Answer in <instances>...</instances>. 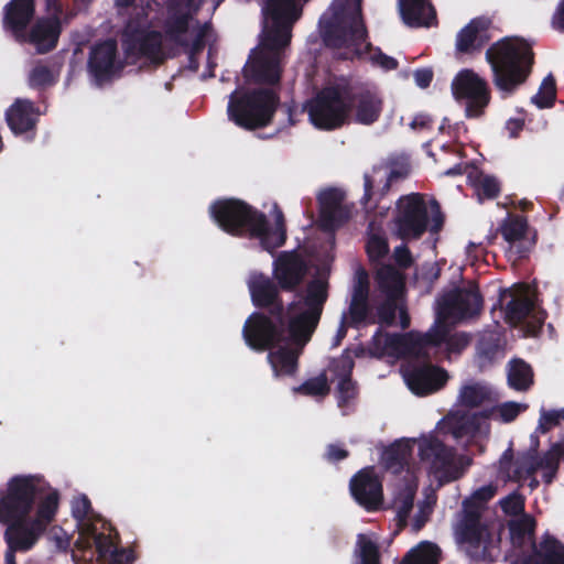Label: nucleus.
<instances>
[{
	"label": "nucleus",
	"mask_w": 564,
	"mask_h": 564,
	"mask_svg": "<svg viewBox=\"0 0 564 564\" xmlns=\"http://www.w3.org/2000/svg\"><path fill=\"white\" fill-rule=\"evenodd\" d=\"M355 553L360 564H380V551L377 542L364 533L357 535Z\"/></svg>",
	"instance_id": "46"
},
{
	"label": "nucleus",
	"mask_w": 564,
	"mask_h": 564,
	"mask_svg": "<svg viewBox=\"0 0 564 564\" xmlns=\"http://www.w3.org/2000/svg\"><path fill=\"white\" fill-rule=\"evenodd\" d=\"M434 73L429 67L419 68L414 72V80L420 88H427L431 85Z\"/></svg>",
	"instance_id": "64"
},
{
	"label": "nucleus",
	"mask_w": 564,
	"mask_h": 564,
	"mask_svg": "<svg viewBox=\"0 0 564 564\" xmlns=\"http://www.w3.org/2000/svg\"><path fill=\"white\" fill-rule=\"evenodd\" d=\"M468 181L479 203L486 199H495L500 194L501 186L498 178L492 175H487L479 170L469 172Z\"/></svg>",
	"instance_id": "38"
},
{
	"label": "nucleus",
	"mask_w": 564,
	"mask_h": 564,
	"mask_svg": "<svg viewBox=\"0 0 564 564\" xmlns=\"http://www.w3.org/2000/svg\"><path fill=\"white\" fill-rule=\"evenodd\" d=\"M355 361L349 354V349H345L340 357L336 358L332 362V371L337 379L352 378V370Z\"/></svg>",
	"instance_id": "53"
},
{
	"label": "nucleus",
	"mask_w": 564,
	"mask_h": 564,
	"mask_svg": "<svg viewBox=\"0 0 564 564\" xmlns=\"http://www.w3.org/2000/svg\"><path fill=\"white\" fill-rule=\"evenodd\" d=\"M491 389L481 383L473 382L460 388L458 401L465 408H478L491 400Z\"/></svg>",
	"instance_id": "40"
},
{
	"label": "nucleus",
	"mask_w": 564,
	"mask_h": 564,
	"mask_svg": "<svg viewBox=\"0 0 564 564\" xmlns=\"http://www.w3.org/2000/svg\"><path fill=\"white\" fill-rule=\"evenodd\" d=\"M91 512V502L86 496L78 498L72 508L73 517L79 522H84L85 520L89 519Z\"/></svg>",
	"instance_id": "60"
},
{
	"label": "nucleus",
	"mask_w": 564,
	"mask_h": 564,
	"mask_svg": "<svg viewBox=\"0 0 564 564\" xmlns=\"http://www.w3.org/2000/svg\"><path fill=\"white\" fill-rule=\"evenodd\" d=\"M351 301L369 302V278L365 269L357 271Z\"/></svg>",
	"instance_id": "55"
},
{
	"label": "nucleus",
	"mask_w": 564,
	"mask_h": 564,
	"mask_svg": "<svg viewBox=\"0 0 564 564\" xmlns=\"http://www.w3.org/2000/svg\"><path fill=\"white\" fill-rule=\"evenodd\" d=\"M524 409L525 406H523L522 404L509 401L498 405L496 408V411L499 413L501 421L509 423L514 421L517 416L521 413V411Z\"/></svg>",
	"instance_id": "58"
},
{
	"label": "nucleus",
	"mask_w": 564,
	"mask_h": 564,
	"mask_svg": "<svg viewBox=\"0 0 564 564\" xmlns=\"http://www.w3.org/2000/svg\"><path fill=\"white\" fill-rule=\"evenodd\" d=\"M307 263L295 250L282 251L273 261V278L284 292H295L307 274Z\"/></svg>",
	"instance_id": "21"
},
{
	"label": "nucleus",
	"mask_w": 564,
	"mask_h": 564,
	"mask_svg": "<svg viewBox=\"0 0 564 564\" xmlns=\"http://www.w3.org/2000/svg\"><path fill=\"white\" fill-rule=\"evenodd\" d=\"M397 304L392 301H386L377 307V317L380 324L390 326L394 323Z\"/></svg>",
	"instance_id": "59"
},
{
	"label": "nucleus",
	"mask_w": 564,
	"mask_h": 564,
	"mask_svg": "<svg viewBox=\"0 0 564 564\" xmlns=\"http://www.w3.org/2000/svg\"><path fill=\"white\" fill-rule=\"evenodd\" d=\"M358 383L357 381L352 380V378L338 379V383L336 387V397L339 408L347 406L350 403V401L355 400L358 397Z\"/></svg>",
	"instance_id": "50"
},
{
	"label": "nucleus",
	"mask_w": 564,
	"mask_h": 564,
	"mask_svg": "<svg viewBox=\"0 0 564 564\" xmlns=\"http://www.w3.org/2000/svg\"><path fill=\"white\" fill-rule=\"evenodd\" d=\"M34 13V0H11L6 6L4 24L14 33H21L32 21Z\"/></svg>",
	"instance_id": "35"
},
{
	"label": "nucleus",
	"mask_w": 564,
	"mask_h": 564,
	"mask_svg": "<svg viewBox=\"0 0 564 564\" xmlns=\"http://www.w3.org/2000/svg\"><path fill=\"white\" fill-rule=\"evenodd\" d=\"M329 386L325 372L305 380L302 384L294 387V393L308 397H325L329 393Z\"/></svg>",
	"instance_id": "48"
},
{
	"label": "nucleus",
	"mask_w": 564,
	"mask_h": 564,
	"mask_svg": "<svg viewBox=\"0 0 564 564\" xmlns=\"http://www.w3.org/2000/svg\"><path fill=\"white\" fill-rule=\"evenodd\" d=\"M299 355L296 349L289 346H281L276 350H270L268 361L272 367L275 377L293 376L297 371Z\"/></svg>",
	"instance_id": "37"
},
{
	"label": "nucleus",
	"mask_w": 564,
	"mask_h": 564,
	"mask_svg": "<svg viewBox=\"0 0 564 564\" xmlns=\"http://www.w3.org/2000/svg\"><path fill=\"white\" fill-rule=\"evenodd\" d=\"M133 48L140 56L154 59L162 51V36L159 31L142 32L133 39Z\"/></svg>",
	"instance_id": "42"
},
{
	"label": "nucleus",
	"mask_w": 564,
	"mask_h": 564,
	"mask_svg": "<svg viewBox=\"0 0 564 564\" xmlns=\"http://www.w3.org/2000/svg\"><path fill=\"white\" fill-rule=\"evenodd\" d=\"M215 223L227 234L260 240L269 252L286 241V226L283 212L274 206V228L269 226L267 216L243 200L228 198L214 202L209 208Z\"/></svg>",
	"instance_id": "3"
},
{
	"label": "nucleus",
	"mask_w": 564,
	"mask_h": 564,
	"mask_svg": "<svg viewBox=\"0 0 564 564\" xmlns=\"http://www.w3.org/2000/svg\"><path fill=\"white\" fill-rule=\"evenodd\" d=\"M486 59L492 70L495 86L512 94L529 78L534 64L531 44L520 37H503L486 51Z\"/></svg>",
	"instance_id": "4"
},
{
	"label": "nucleus",
	"mask_w": 564,
	"mask_h": 564,
	"mask_svg": "<svg viewBox=\"0 0 564 564\" xmlns=\"http://www.w3.org/2000/svg\"><path fill=\"white\" fill-rule=\"evenodd\" d=\"M285 315L276 319L264 312H253L245 322L242 336L254 351L271 350L285 340Z\"/></svg>",
	"instance_id": "16"
},
{
	"label": "nucleus",
	"mask_w": 564,
	"mask_h": 564,
	"mask_svg": "<svg viewBox=\"0 0 564 564\" xmlns=\"http://www.w3.org/2000/svg\"><path fill=\"white\" fill-rule=\"evenodd\" d=\"M59 496L51 494L37 506L34 517L30 521L12 520L6 523L4 540L8 549L26 552L31 550L48 525L55 520L59 507Z\"/></svg>",
	"instance_id": "12"
},
{
	"label": "nucleus",
	"mask_w": 564,
	"mask_h": 564,
	"mask_svg": "<svg viewBox=\"0 0 564 564\" xmlns=\"http://www.w3.org/2000/svg\"><path fill=\"white\" fill-rule=\"evenodd\" d=\"M280 102L271 88H256L231 93L228 101V118L239 128L256 130L269 126Z\"/></svg>",
	"instance_id": "9"
},
{
	"label": "nucleus",
	"mask_w": 564,
	"mask_h": 564,
	"mask_svg": "<svg viewBox=\"0 0 564 564\" xmlns=\"http://www.w3.org/2000/svg\"><path fill=\"white\" fill-rule=\"evenodd\" d=\"M400 14L411 28L431 26L436 23V10L430 0H400Z\"/></svg>",
	"instance_id": "31"
},
{
	"label": "nucleus",
	"mask_w": 564,
	"mask_h": 564,
	"mask_svg": "<svg viewBox=\"0 0 564 564\" xmlns=\"http://www.w3.org/2000/svg\"><path fill=\"white\" fill-rule=\"evenodd\" d=\"M51 494L59 496L42 476H13L7 484L6 492L0 497V523L24 520L33 507Z\"/></svg>",
	"instance_id": "10"
},
{
	"label": "nucleus",
	"mask_w": 564,
	"mask_h": 564,
	"mask_svg": "<svg viewBox=\"0 0 564 564\" xmlns=\"http://www.w3.org/2000/svg\"><path fill=\"white\" fill-rule=\"evenodd\" d=\"M564 456V440L553 443L542 457L536 456V469L553 468L558 469L560 460Z\"/></svg>",
	"instance_id": "51"
},
{
	"label": "nucleus",
	"mask_w": 564,
	"mask_h": 564,
	"mask_svg": "<svg viewBox=\"0 0 564 564\" xmlns=\"http://www.w3.org/2000/svg\"><path fill=\"white\" fill-rule=\"evenodd\" d=\"M510 540L516 549H523L531 545L533 549L536 521L530 514H523L518 519L511 520L508 524Z\"/></svg>",
	"instance_id": "36"
},
{
	"label": "nucleus",
	"mask_w": 564,
	"mask_h": 564,
	"mask_svg": "<svg viewBox=\"0 0 564 564\" xmlns=\"http://www.w3.org/2000/svg\"><path fill=\"white\" fill-rule=\"evenodd\" d=\"M440 549L432 543H426L417 550L410 551L401 564H438Z\"/></svg>",
	"instance_id": "47"
},
{
	"label": "nucleus",
	"mask_w": 564,
	"mask_h": 564,
	"mask_svg": "<svg viewBox=\"0 0 564 564\" xmlns=\"http://www.w3.org/2000/svg\"><path fill=\"white\" fill-rule=\"evenodd\" d=\"M447 380V371L433 365H424L414 368L406 378L409 388L417 395H424L440 390L445 386Z\"/></svg>",
	"instance_id": "25"
},
{
	"label": "nucleus",
	"mask_w": 564,
	"mask_h": 564,
	"mask_svg": "<svg viewBox=\"0 0 564 564\" xmlns=\"http://www.w3.org/2000/svg\"><path fill=\"white\" fill-rule=\"evenodd\" d=\"M351 95V110H355V122L364 126H371L377 122L383 109L382 98L369 89L356 91L352 86Z\"/></svg>",
	"instance_id": "29"
},
{
	"label": "nucleus",
	"mask_w": 564,
	"mask_h": 564,
	"mask_svg": "<svg viewBox=\"0 0 564 564\" xmlns=\"http://www.w3.org/2000/svg\"><path fill=\"white\" fill-rule=\"evenodd\" d=\"M416 487L411 484H403L398 488L392 501V508L397 511L400 524H405L413 509Z\"/></svg>",
	"instance_id": "41"
},
{
	"label": "nucleus",
	"mask_w": 564,
	"mask_h": 564,
	"mask_svg": "<svg viewBox=\"0 0 564 564\" xmlns=\"http://www.w3.org/2000/svg\"><path fill=\"white\" fill-rule=\"evenodd\" d=\"M512 564H564V544L545 533L539 543H533L530 554L518 557Z\"/></svg>",
	"instance_id": "26"
},
{
	"label": "nucleus",
	"mask_w": 564,
	"mask_h": 564,
	"mask_svg": "<svg viewBox=\"0 0 564 564\" xmlns=\"http://www.w3.org/2000/svg\"><path fill=\"white\" fill-rule=\"evenodd\" d=\"M490 25L491 21L484 17L470 20V22L457 33V52L469 54L480 51L490 41Z\"/></svg>",
	"instance_id": "27"
},
{
	"label": "nucleus",
	"mask_w": 564,
	"mask_h": 564,
	"mask_svg": "<svg viewBox=\"0 0 564 564\" xmlns=\"http://www.w3.org/2000/svg\"><path fill=\"white\" fill-rule=\"evenodd\" d=\"M546 316L544 310H535L534 301L528 296L512 297L505 308V319L510 325L516 326L529 317L527 328L531 335L542 329Z\"/></svg>",
	"instance_id": "24"
},
{
	"label": "nucleus",
	"mask_w": 564,
	"mask_h": 564,
	"mask_svg": "<svg viewBox=\"0 0 564 564\" xmlns=\"http://www.w3.org/2000/svg\"><path fill=\"white\" fill-rule=\"evenodd\" d=\"M369 302L350 301L347 319L351 327H359L364 324L369 315Z\"/></svg>",
	"instance_id": "54"
},
{
	"label": "nucleus",
	"mask_w": 564,
	"mask_h": 564,
	"mask_svg": "<svg viewBox=\"0 0 564 564\" xmlns=\"http://www.w3.org/2000/svg\"><path fill=\"white\" fill-rule=\"evenodd\" d=\"M477 362L480 369L492 366L505 357V339L498 332H485L476 346Z\"/></svg>",
	"instance_id": "32"
},
{
	"label": "nucleus",
	"mask_w": 564,
	"mask_h": 564,
	"mask_svg": "<svg viewBox=\"0 0 564 564\" xmlns=\"http://www.w3.org/2000/svg\"><path fill=\"white\" fill-rule=\"evenodd\" d=\"M525 500L520 494L513 492L501 501L502 510L509 516H523Z\"/></svg>",
	"instance_id": "57"
},
{
	"label": "nucleus",
	"mask_w": 564,
	"mask_h": 564,
	"mask_svg": "<svg viewBox=\"0 0 564 564\" xmlns=\"http://www.w3.org/2000/svg\"><path fill=\"white\" fill-rule=\"evenodd\" d=\"M371 345L380 356L413 355L424 359L430 358L431 350L442 346L432 328L424 334L413 330L405 334H390L378 329L371 338Z\"/></svg>",
	"instance_id": "14"
},
{
	"label": "nucleus",
	"mask_w": 564,
	"mask_h": 564,
	"mask_svg": "<svg viewBox=\"0 0 564 564\" xmlns=\"http://www.w3.org/2000/svg\"><path fill=\"white\" fill-rule=\"evenodd\" d=\"M444 224L443 214L437 210L430 217L426 202L422 194L411 193L401 196L395 203V209L390 220L393 237L403 242L416 241L430 230L437 234Z\"/></svg>",
	"instance_id": "8"
},
{
	"label": "nucleus",
	"mask_w": 564,
	"mask_h": 564,
	"mask_svg": "<svg viewBox=\"0 0 564 564\" xmlns=\"http://www.w3.org/2000/svg\"><path fill=\"white\" fill-rule=\"evenodd\" d=\"M62 33V23L57 15L37 20L30 30L29 42L34 44L37 53L53 51Z\"/></svg>",
	"instance_id": "30"
},
{
	"label": "nucleus",
	"mask_w": 564,
	"mask_h": 564,
	"mask_svg": "<svg viewBox=\"0 0 564 564\" xmlns=\"http://www.w3.org/2000/svg\"><path fill=\"white\" fill-rule=\"evenodd\" d=\"M533 369L522 359H512L508 367V384L516 391H527L533 384Z\"/></svg>",
	"instance_id": "39"
},
{
	"label": "nucleus",
	"mask_w": 564,
	"mask_h": 564,
	"mask_svg": "<svg viewBox=\"0 0 564 564\" xmlns=\"http://www.w3.org/2000/svg\"><path fill=\"white\" fill-rule=\"evenodd\" d=\"M503 239L510 243L520 241L527 234L528 220L520 215H509L499 228Z\"/></svg>",
	"instance_id": "44"
},
{
	"label": "nucleus",
	"mask_w": 564,
	"mask_h": 564,
	"mask_svg": "<svg viewBox=\"0 0 564 564\" xmlns=\"http://www.w3.org/2000/svg\"><path fill=\"white\" fill-rule=\"evenodd\" d=\"M349 456V452L343 447H339L335 444H329L327 446L325 457L330 463H337L346 459Z\"/></svg>",
	"instance_id": "63"
},
{
	"label": "nucleus",
	"mask_w": 564,
	"mask_h": 564,
	"mask_svg": "<svg viewBox=\"0 0 564 564\" xmlns=\"http://www.w3.org/2000/svg\"><path fill=\"white\" fill-rule=\"evenodd\" d=\"M412 454L413 443L410 440H397L383 449L382 466L388 471L399 475L409 466Z\"/></svg>",
	"instance_id": "33"
},
{
	"label": "nucleus",
	"mask_w": 564,
	"mask_h": 564,
	"mask_svg": "<svg viewBox=\"0 0 564 564\" xmlns=\"http://www.w3.org/2000/svg\"><path fill=\"white\" fill-rule=\"evenodd\" d=\"M362 0H334L332 14L319 20L324 44L330 48H345L338 58L345 61L361 59L370 55V62L384 70H394L399 62L384 54L379 47L366 42L368 31L362 18Z\"/></svg>",
	"instance_id": "1"
},
{
	"label": "nucleus",
	"mask_w": 564,
	"mask_h": 564,
	"mask_svg": "<svg viewBox=\"0 0 564 564\" xmlns=\"http://www.w3.org/2000/svg\"><path fill=\"white\" fill-rule=\"evenodd\" d=\"M192 15L188 11H184L182 4L175 0L167 3V17L163 24L165 35L173 42L185 45L186 42L181 37L188 31Z\"/></svg>",
	"instance_id": "34"
},
{
	"label": "nucleus",
	"mask_w": 564,
	"mask_h": 564,
	"mask_svg": "<svg viewBox=\"0 0 564 564\" xmlns=\"http://www.w3.org/2000/svg\"><path fill=\"white\" fill-rule=\"evenodd\" d=\"M448 427L455 438L474 436L480 427L479 416L477 414L455 416L448 422Z\"/></svg>",
	"instance_id": "45"
},
{
	"label": "nucleus",
	"mask_w": 564,
	"mask_h": 564,
	"mask_svg": "<svg viewBox=\"0 0 564 564\" xmlns=\"http://www.w3.org/2000/svg\"><path fill=\"white\" fill-rule=\"evenodd\" d=\"M376 279L380 290L391 295L403 288V276L401 272L390 264L382 265L377 271Z\"/></svg>",
	"instance_id": "43"
},
{
	"label": "nucleus",
	"mask_w": 564,
	"mask_h": 564,
	"mask_svg": "<svg viewBox=\"0 0 564 564\" xmlns=\"http://www.w3.org/2000/svg\"><path fill=\"white\" fill-rule=\"evenodd\" d=\"M262 12L270 22L263 29V51L245 65L243 76L256 84L274 85L281 78L280 53L290 44L293 24L300 19L302 9L295 0H267Z\"/></svg>",
	"instance_id": "2"
},
{
	"label": "nucleus",
	"mask_w": 564,
	"mask_h": 564,
	"mask_svg": "<svg viewBox=\"0 0 564 564\" xmlns=\"http://www.w3.org/2000/svg\"><path fill=\"white\" fill-rule=\"evenodd\" d=\"M454 531L457 541L468 545L467 553L473 560L477 562L494 561L488 550L491 543V533L488 527L481 522V511L474 501H464Z\"/></svg>",
	"instance_id": "13"
},
{
	"label": "nucleus",
	"mask_w": 564,
	"mask_h": 564,
	"mask_svg": "<svg viewBox=\"0 0 564 564\" xmlns=\"http://www.w3.org/2000/svg\"><path fill=\"white\" fill-rule=\"evenodd\" d=\"M30 85L32 87L41 88L50 86L54 83L52 70L44 65L35 66L30 73Z\"/></svg>",
	"instance_id": "56"
},
{
	"label": "nucleus",
	"mask_w": 564,
	"mask_h": 564,
	"mask_svg": "<svg viewBox=\"0 0 564 564\" xmlns=\"http://www.w3.org/2000/svg\"><path fill=\"white\" fill-rule=\"evenodd\" d=\"M536 471L535 449L525 451L514 456L512 447L509 446L498 462V478L505 482H521Z\"/></svg>",
	"instance_id": "23"
},
{
	"label": "nucleus",
	"mask_w": 564,
	"mask_h": 564,
	"mask_svg": "<svg viewBox=\"0 0 564 564\" xmlns=\"http://www.w3.org/2000/svg\"><path fill=\"white\" fill-rule=\"evenodd\" d=\"M119 544V534L110 523L102 522L100 531L96 524H88L79 531L72 556L77 564H132V551Z\"/></svg>",
	"instance_id": "7"
},
{
	"label": "nucleus",
	"mask_w": 564,
	"mask_h": 564,
	"mask_svg": "<svg viewBox=\"0 0 564 564\" xmlns=\"http://www.w3.org/2000/svg\"><path fill=\"white\" fill-rule=\"evenodd\" d=\"M319 226L324 231H334L351 217V207L345 204V193L339 188H328L318 197Z\"/></svg>",
	"instance_id": "22"
},
{
	"label": "nucleus",
	"mask_w": 564,
	"mask_h": 564,
	"mask_svg": "<svg viewBox=\"0 0 564 564\" xmlns=\"http://www.w3.org/2000/svg\"><path fill=\"white\" fill-rule=\"evenodd\" d=\"M456 100L465 99L467 118H479L490 101L488 83L471 69L460 70L452 82Z\"/></svg>",
	"instance_id": "17"
},
{
	"label": "nucleus",
	"mask_w": 564,
	"mask_h": 564,
	"mask_svg": "<svg viewBox=\"0 0 564 564\" xmlns=\"http://www.w3.org/2000/svg\"><path fill=\"white\" fill-rule=\"evenodd\" d=\"M349 490L354 500L365 510L372 512L382 509V481L371 467L362 468L351 477Z\"/></svg>",
	"instance_id": "20"
},
{
	"label": "nucleus",
	"mask_w": 564,
	"mask_h": 564,
	"mask_svg": "<svg viewBox=\"0 0 564 564\" xmlns=\"http://www.w3.org/2000/svg\"><path fill=\"white\" fill-rule=\"evenodd\" d=\"M351 85L343 79L324 86L306 104L310 120L319 130H336L351 113Z\"/></svg>",
	"instance_id": "11"
},
{
	"label": "nucleus",
	"mask_w": 564,
	"mask_h": 564,
	"mask_svg": "<svg viewBox=\"0 0 564 564\" xmlns=\"http://www.w3.org/2000/svg\"><path fill=\"white\" fill-rule=\"evenodd\" d=\"M556 99V83L549 74L541 83L539 91L532 97V102L540 109L553 107Z\"/></svg>",
	"instance_id": "49"
},
{
	"label": "nucleus",
	"mask_w": 564,
	"mask_h": 564,
	"mask_svg": "<svg viewBox=\"0 0 564 564\" xmlns=\"http://www.w3.org/2000/svg\"><path fill=\"white\" fill-rule=\"evenodd\" d=\"M247 284L254 307L265 310L276 319H283L286 306H284L280 294L282 290L274 278L262 272H254L249 276Z\"/></svg>",
	"instance_id": "19"
},
{
	"label": "nucleus",
	"mask_w": 564,
	"mask_h": 564,
	"mask_svg": "<svg viewBox=\"0 0 564 564\" xmlns=\"http://www.w3.org/2000/svg\"><path fill=\"white\" fill-rule=\"evenodd\" d=\"M6 120L15 135L26 134L28 140L34 138L37 113L32 101L18 99L7 110Z\"/></svg>",
	"instance_id": "28"
},
{
	"label": "nucleus",
	"mask_w": 564,
	"mask_h": 564,
	"mask_svg": "<svg viewBox=\"0 0 564 564\" xmlns=\"http://www.w3.org/2000/svg\"><path fill=\"white\" fill-rule=\"evenodd\" d=\"M366 250L370 260H380L389 253L387 238L380 234H371L368 238Z\"/></svg>",
	"instance_id": "52"
},
{
	"label": "nucleus",
	"mask_w": 564,
	"mask_h": 564,
	"mask_svg": "<svg viewBox=\"0 0 564 564\" xmlns=\"http://www.w3.org/2000/svg\"><path fill=\"white\" fill-rule=\"evenodd\" d=\"M419 456L422 462L430 464L431 471L443 481L459 479L470 459L456 457V449L447 446L434 435L422 437L419 443Z\"/></svg>",
	"instance_id": "15"
},
{
	"label": "nucleus",
	"mask_w": 564,
	"mask_h": 564,
	"mask_svg": "<svg viewBox=\"0 0 564 564\" xmlns=\"http://www.w3.org/2000/svg\"><path fill=\"white\" fill-rule=\"evenodd\" d=\"M406 243L408 242H403L400 246L395 247L393 250L394 261L400 268L403 269L410 268L413 263V258Z\"/></svg>",
	"instance_id": "61"
},
{
	"label": "nucleus",
	"mask_w": 564,
	"mask_h": 564,
	"mask_svg": "<svg viewBox=\"0 0 564 564\" xmlns=\"http://www.w3.org/2000/svg\"><path fill=\"white\" fill-rule=\"evenodd\" d=\"M482 296L478 289L455 288L437 300L436 318L431 327L447 351H458L467 341L451 335V326L478 315L482 307Z\"/></svg>",
	"instance_id": "5"
},
{
	"label": "nucleus",
	"mask_w": 564,
	"mask_h": 564,
	"mask_svg": "<svg viewBox=\"0 0 564 564\" xmlns=\"http://www.w3.org/2000/svg\"><path fill=\"white\" fill-rule=\"evenodd\" d=\"M328 288L326 280L315 278L306 284L300 300L285 307L289 318L284 326L295 345L303 347L311 340L328 300Z\"/></svg>",
	"instance_id": "6"
},
{
	"label": "nucleus",
	"mask_w": 564,
	"mask_h": 564,
	"mask_svg": "<svg viewBox=\"0 0 564 564\" xmlns=\"http://www.w3.org/2000/svg\"><path fill=\"white\" fill-rule=\"evenodd\" d=\"M122 68L123 64L119 59L116 40H105L90 48L87 70L96 86L102 87L106 83L111 82L116 75L121 73Z\"/></svg>",
	"instance_id": "18"
},
{
	"label": "nucleus",
	"mask_w": 564,
	"mask_h": 564,
	"mask_svg": "<svg viewBox=\"0 0 564 564\" xmlns=\"http://www.w3.org/2000/svg\"><path fill=\"white\" fill-rule=\"evenodd\" d=\"M560 424V413L557 411H544L540 419L539 429L542 433H546L551 427Z\"/></svg>",
	"instance_id": "62"
}]
</instances>
